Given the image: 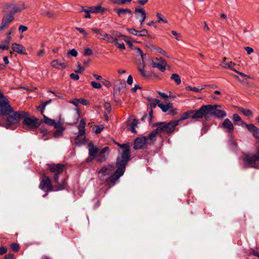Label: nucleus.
<instances>
[{
    "label": "nucleus",
    "mask_w": 259,
    "mask_h": 259,
    "mask_svg": "<svg viewBox=\"0 0 259 259\" xmlns=\"http://www.w3.org/2000/svg\"><path fill=\"white\" fill-rule=\"evenodd\" d=\"M118 146L121 149L117 158V169L115 170V167L112 165H107L100 169L98 174L100 181L109 188L115 185L118 182L119 178L123 175L131 157V151L127 144H118Z\"/></svg>",
    "instance_id": "nucleus-1"
},
{
    "label": "nucleus",
    "mask_w": 259,
    "mask_h": 259,
    "mask_svg": "<svg viewBox=\"0 0 259 259\" xmlns=\"http://www.w3.org/2000/svg\"><path fill=\"white\" fill-rule=\"evenodd\" d=\"M0 114L5 120V125L7 128H13L16 126L20 119L23 118V124L30 130L37 128L40 124L39 120L34 116L30 117L27 112L14 111L9 104L8 99L0 93Z\"/></svg>",
    "instance_id": "nucleus-2"
},
{
    "label": "nucleus",
    "mask_w": 259,
    "mask_h": 259,
    "mask_svg": "<svg viewBox=\"0 0 259 259\" xmlns=\"http://www.w3.org/2000/svg\"><path fill=\"white\" fill-rule=\"evenodd\" d=\"M48 168L51 172L54 173L53 182L56 184L54 187L56 188V190H62L65 188L66 181L65 178H62L60 183L59 181V176L62 173L65 169V166L63 164H48Z\"/></svg>",
    "instance_id": "nucleus-3"
},
{
    "label": "nucleus",
    "mask_w": 259,
    "mask_h": 259,
    "mask_svg": "<svg viewBox=\"0 0 259 259\" xmlns=\"http://www.w3.org/2000/svg\"><path fill=\"white\" fill-rule=\"evenodd\" d=\"M202 118L209 119L213 115L218 118H223L227 116L226 113L221 109V106L219 105H206L201 107Z\"/></svg>",
    "instance_id": "nucleus-4"
},
{
    "label": "nucleus",
    "mask_w": 259,
    "mask_h": 259,
    "mask_svg": "<svg viewBox=\"0 0 259 259\" xmlns=\"http://www.w3.org/2000/svg\"><path fill=\"white\" fill-rule=\"evenodd\" d=\"M86 121L84 118L80 120L79 124L77 127L78 130V135L75 138L74 143L75 145L80 146L84 145L86 143V138L85 137Z\"/></svg>",
    "instance_id": "nucleus-5"
},
{
    "label": "nucleus",
    "mask_w": 259,
    "mask_h": 259,
    "mask_svg": "<svg viewBox=\"0 0 259 259\" xmlns=\"http://www.w3.org/2000/svg\"><path fill=\"white\" fill-rule=\"evenodd\" d=\"M4 7L6 10L10 12V14L12 15L26 9L25 4L23 2L16 3L14 2H10L6 3Z\"/></svg>",
    "instance_id": "nucleus-6"
},
{
    "label": "nucleus",
    "mask_w": 259,
    "mask_h": 259,
    "mask_svg": "<svg viewBox=\"0 0 259 259\" xmlns=\"http://www.w3.org/2000/svg\"><path fill=\"white\" fill-rule=\"evenodd\" d=\"M111 32L112 34H115L114 40L113 43L116 46L117 48L121 50H124L125 49V46L123 42H119L120 38H124V41L129 45H131V42L128 40L130 37L123 35L119 32L115 31H111Z\"/></svg>",
    "instance_id": "nucleus-7"
},
{
    "label": "nucleus",
    "mask_w": 259,
    "mask_h": 259,
    "mask_svg": "<svg viewBox=\"0 0 259 259\" xmlns=\"http://www.w3.org/2000/svg\"><path fill=\"white\" fill-rule=\"evenodd\" d=\"M201 108H200L199 110H191L184 112L181 116L180 118L178 120H179V122L181 121L186 120L188 118H191L192 119H198L202 118V114L201 112Z\"/></svg>",
    "instance_id": "nucleus-8"
},
{
    "label": "nucleus",
    "mask_w": 259,
    "mask_h": 259,
    "mask_svg": "<svg viewBox=\"0 0 259 259\" xmlns=\"http://www.w3.org/2000/svg\"><path fill=\"white\" fill-rule=\"evenodd\" d=\"M244 163L247 167L256 168L259 166V158L255 154H249L244 157Z\"/></svg>",
    "instance_id": "nucleus-9"
},
{
    "label": "nucleus",
    "mask_w": 259,
    "mask_h": 259,
    "mask_svg": "<svg viewBox=\"0 0 259 259\" xmlns=\"http://www.w3.org/2000/svg\"><path fill=\"white\" fill-rule=\"evenodd\" d=\"M14 16L12 14H5L1 20L0 25V33L3 32L5 29L7 28L10 24L14 21Z\"/></svg>",
    "instance_id": "nucleus-10"
},
{
    "label": "nucleus",
    "mask_w": 259,
    "mask_h": 259,
    "mask_svg": "<svg viewBox=\"0 0 259 259\" xmlns=\"http://www.w3.org/2000/svg\"><path fill=\"white\" fill-rule=\"evenodd\" d=\"M39 187L42 190L46 192L52 191L54 190L56 191V188L54 187L55 190L53 189L51 180L46 175H44L42 176Z\"/></svg>",
    "instance_id": "nucleus-11"
},
{
    "label": "nucleus",
    "mask_w": 259,
    "mask_h": 259,
    "mask_svg": "<svg viewBox=\"0 0 259 259\" xmlns=\"http://www.w3.org/2000/svg\"><path fill=\"white\" fill-rule=\"evenodd\" d=\"M155 61L152 62L151 66L153 68H157L161 72H164L166 69L167 63L162 57L156 58Z\"/></svg>",
    "instance_id": "nucleus-12"
},
{
    "label": "nucleus",
    "mask_w": 259,
    "mask_h": 259,
    "mask_svg": "<svg viewBox=\"0 0 259 259\" xmlns=\"http://www.w3.org/2000/svg\"><path fill=\"white\" fill-rule=\"evenodd\" d=\"M109 153V149L108 147H105L100 151H99L96 156V159L97 161L103 162L107 160Z\"/></svg>",
    "instance_id": "nucleus-13"
},
{
    "label": "nucleus",
    "mask_w": 259,
    "mask_h": 259,
    "mask_svg": "<svg viewBox=\"0 0 259 259\" xmlns=\"http://www.w3.org/2000/svg\"><path fill=\"white\" fill-rule=\"evenodd\" d=\"M179 124V120H171L168 122H163L165 133L169 134L172 133L176 127Z\"/></svg>",
    "instance_id": "nucleus-14"
},
{
    "label": "nucleus",
    "mask_w": 259,
    "mask_h": 259,
    "mask_svg": "<svg viewBox=\"0 0 259 259\" xmlns=\"http://www.w3.org/2000/svg\"><path fill=\"white\" fill-rule=\"evenodd\" d=\"M221 127L225 130V131L229 134L232 133L234 131V126L232 121L228 118L224 119Z\"/></svg>",
    "instance_id": "nucleus-15"
},
{
    "label": "nucleus",
    "mask_w": 259,
    "mask_h": 259,
    "mask_svg": "<svg viewBox=\"0 0 259 259\" xmlns=\"http://www.w3.org/2000/svg\"><path fill=\"white\" fill-rule=\"evenodd\" d=\"M50 64L52 67L58 70H63L68 67L67 63L64 60L62 61H59L58 59L54 60L51 62Z\"/></svg>",
    "instance_id": "nucleus-16"
},
{
    "label": "nucleus",
    "mask_w": 259,
    "mask_h": 259,
    "mask_svg": "<svg viewBox=\"0 0 259 259\" xmlns=\"http://www.w3.org/2000/svg\"><path fill=\"white\" fill-rule=\"evenodd\" d=\"M148 144V138L146 137L137 138L135 142L134 147L135 149H142Z\"/></svg>",
    "instance_id": "nucleus-17"
},
{
    "label": "nucleus",
    "mask_w": 259,
    "mask_h": 259,
    "mask_svg": "<svg viewBox=\"0 0 259 259\" xmlns=\"http://www.w3.org/2000/svg\"><path fill=\"white\" fill-rule=\"evenodd\" d=\"M88 147L89 156L96 158L99 152V148L94 145L92 142H90L88 143Z\"/></svg>",
    "instance_id": "nucleus-18"
},
{
    "label": "nucleus",
    "mask_w": 259,
    "mask_h": 259,
    "mask_svg": "<svg viewBox=\"0 0 259 259\" xmlns=\"http://www.w3.org/2000/svg\"><path fill=\"white\" fill-rule=\"evenodd\" d=\"M12 49L13 51L19 54H26L25 48L22 45L17 43H13L12 45Z\"/></svg>",
    "instance_id": "nucleus-19"
},
{
    "label": "nucleus",
    "mask_w": 259,
    "mask_h": 259,
    "mask_svg": "<svg viewBox=\"0 0 259 259\" xmlns=\"http://www.w3.org/2000/svg\"><path fill=\"white\" fill-rule=\"evenodd\" d=\"M226 57L223 58V61L221 64V66L225 69H229L234 72H237V70L234 68L236 66V64L232 61L226 62Z\"/></svg>",
    "instance_id": "nucleus-20"
},
{
    "label": "nucleus",
    "mask_w": 259,
    "mask_h": 259,
    "mask_svg": "<svg viewBox=\"0 0 259 259\" xmlns=\"http://www.w3.org/2000/svg\"><path fill=\"white\" fill-rule=\"evenodd\" d=\"M245 126L248 131L252 133L254 138L259 139V128L258 127L253 124H245Z\"/></svg>",
    "instance_id": "nucleus-21"
},
{
    "label": "nucleus",
    "mask_w": 259,
    "mask_h": 259,
    "mask_svg": "<svg viewBox=\"0 0 259 259\" xmlns=\"http://www.w3.org/2000/svg\"><path fill=\"white\" fill-rule=\"evenodd\" d=\"M69 103L73 104L76 107V117H75L74 120L71 122V124H73L76 123L79 120V118H80V111L78 108L79 100V99H74L73 100L69 101Z\"/></svg>",
    "instance_id": "nucleus-22"
},
{
    "label": "nucleus",
    "mask_w": 259,
    "mask_h": 259,
    "mask_svg": "<svg viewBox=\"0 0 259 259\" xmlns=\"http://www.w3.org/2000/svg\"><path fill=\"white\" fill-rule=\"evenodd\" d=\"M237 74H239L240 76L243 77L244 78L241 79L239 78V77L235 74H231L233 77H234L236 79H237L241 83L245 84L247 83V81L246 80V78H252L250 76L247 75L242 72H239L237 70V72H235Z\"/></svg>",
    "instance_id": "nucleus-23"
},
{
    "label": "nucleus",
    "mask_w": 259,
    "mask_h": 259,
    "mask_svg": "<svg viewBox=\"0 0 259 259\" xmlns=\"http://www.w3.org/2000/svg\"><path fill=\"white\" fill-rule=\"evenodd\" d=\"M16 30V27L13 26L10 28L5 33V35L6 36V38L5 39L6 41H8L10 43L11 40L12 39V37L14 34V33Z\"/></svg>",
    "instance_id": "nucleus-24"
},
{
    "label": "nucleus",
    "mask_w": 259,
    "mask_h": 259,
    "mask_svg": "<svg viewBox=\"0 0 259 259\" xmlns=\"http://www.w3.org/2000/svg\"><path fill=\"white\" fill-rule=\"evenodd\" d=\"M154 126L156 127L155 130L158 134L165 133V129L163 122H156L154 124Z\"/></svg>",
    "instance_id": "nucleus-25"
},
{
    "label": "nucleus",
    "mask_w": 259,
    "mask_h": 259,
    "mask_svg": "<svg viewBox=\"0 0 259 259\" xmlns=\"http://www.w3.org/2000/svg\"><path fill=\"white\" fill-rule=\"evenodd\" d=\"M135 13L136 15V18L137 19L144 18V16L146 18V12L143 8H136Z\"/></svg>",
    "instance_id": "nucleus-26"
},
{
    "label": "nucleus",
    "mask_w": 259,
    "mask_h": 259,
    "mask_svg": "<svg viewBox=\"0 0 259 259\" xmlns=\"http://www.w3.org/2000/svg\"><path fill=\"white\" fill-rule=\"evenodd\" d=\"M103 37H100V39L105 40L108 43H113L114 40V37L106 32L103 34Z\"/></svg>",
    "instance_id": "nucleus-27"
},
{
    "label": "nucleus",
    "mask_w": 259,
    "mask_h": 259,
    "mask_svg": "<svg viewBox=\"0 0 259 259\" xmlns=\"http://www.w3.org/2000/svg\"><path fill=\"white\" fill-rule=\"evenodd\" d=\"M89 11L92 13H103L104 11V9L102 8L100 5L95 7H89Z\"/></svg>",
    "instance_id": "nucleus-28"
},
{
    "label": "nucleus",
    "mask_w": 259,
    "mask_h": 259,
    "mask_svg": "<svg viewBox=\"0 0 259 259\" xmlns=\"http://www.w3.org/2000/svg\"><path fill=\"white\" fill-rule=\"evenodd\" d=\"M158 106L163 112H166L171 108V103L169 102L167 104L160 103L158 104Z\"/></svg>",
    "instance_id": "nucleus-29"
},
{
    "label": "nucleus",
    "mask_w": 259,
    "mask_h": 259,
    "mask_svg": "<svg viewBox=\"0 0 259 259\" xmlns=\"http://www.w3.org/2000/svg\"><path fill=\"white\" fill-rule=\"evenodd\" d=\"M158 134L156 130L152 132L148 137H146L148 138V143L149 144L153 143L156 140V137Z\"/></svg>",
    "instance_id": "nucleus-30"
},
{
    "label": "nucleus",
    "mask_w": 259,
    "mask_h": 259,
    "mask_svg": "<svg viewBox=\"0 0 259 259\" xmlns=\"http://www.w3.org/2000/svg\"><path fill=\"white\" fill-rule=\"evenodd\" d=\"M116 12L119 16H121L122 14H132L133 13L132 11L129 9L119 8L117 9Z\"/></svg>",
    "instance_id": "nucleus-31"
},
{
    "label": "nucleus",
    "mask_w": 259,
    "mask_h": 259,
    "mask_svg": "<svg viewBox=\"0 0 259 259\" xmlns=\"http://www.w3.org/2000/svg\"><path fill=\"white\" fill-rule=\"evenodd\" d=\"M10 44L6 40H3L0 43V51L3 52L5 50H8L9 48Z\"/></svg>",
    "instance_id": "nucleus-32"
},
{
    "label": "nucleus",
    "mask_w": 259,
    "mask_h": 259,
    "mask_svg": "<svg viewBox=\"0 0 259 259\" xmlns=\"http://www.w3.org/2000/svg\"><path fill=\"white\" fill-rule=\"evenodd\" d=\"M232 119L233 121L235 122H240V124L239 125H245L246 124L241 118V117L237 114H234L232 116Z\"/></svg>",
    "instance_id": "nucleus-33"
},
{
    "label": "nucleus",
    "mask_w": 259,
    "mask_h": 259,
    "mask_svg": "<svg viewBox=\"0 0 259 259\" xmlns=\"http://www.w3.org/2000/svg\"><path fill=\"white\" fill-rule=\"evenodd\" d=\"M239 110L240 112H241L244 115L248 116V117H251L252 116V111L248 109H244L242 108H241L239 109Z\"/></svg>",
    "instance_id": "nucleus-34"
},
{
    "label": "nucleus",
    "mask_w": 259,
    "mask_h": 259,
    "mask_svg": "<svg viewBox=\"0 0 259 259\" xmlns=\"http://www.w3.org/2000/svg\"><path fill=\"white\" fill-rule=\"evenodd\" d=\"M156 17L158 19V22L160 23L161 22L164 23H167V20L166 18L164 17V16L160 13H157L156 14Z\"/></svg>",
    "instance_id": "nucleus-35"
},
{
    "label": "nucleus",
    "mask_w": 259,
    "mask_h": 259,
    "mask_svg": "<svg viewBox=\"0 0 259 259\" xmlns=\"http://www.w3.org/2000/svg\"><path fill=\"white\" fill-rule=\"evenodd\" d=\"M91 30L96 34L99 35V38L100 39V37H103V34L105 32H104L101 29L97 28L96 27H93L91 28Z\"/></svg>",
    "instance_id": "nucleus-36"
},
{
    "label": "nucleus",
    "mask_w": 259,
    "mask_h": 259,
    "mask_svg": "<svg viewBox=\"0 0 259 259\" xmlns=\"http://www.w3.org/2000/svg\"><path fill=\"white\" fill-rule=\"evenodd\" d=\"M170 78L172 80H174L177 84H180L181 83L180 77L178 74H172Z\"/></svg>",
    "instance_id": "nucleus-37"
},
{
    "label": "nucleus",
    "mask_w": 259,
    "mask_h": 259,
    "mask_svg": "<svg viewBox=\"0 0 259 259\" xmlns=\"http://www.w3.org/2000/svg\"><path fill=\"white\" fill-rule=\"evenodd\" d=\"M44 116V122L50 125L53 126V124L55 123V121L54 120H53L51 118H48L45 115H43Z\"/></svg>",
    "instance_id": "nucleus-38"
},
{
    "label": "nucleus",
    "mask_w": 259,
    "mask_h": 259,
    "mask_svg": "<svg viewBox=\"0 0 259 259\" xmlns=\"http://www.w3.org/2000/svg\"><path fill=\"white\" fill-rule=\"evenodd\" d=\"M158 104H160L159 100L157 99L151 100V102L149 103V105L151 109L155 108Z\"/></svg>",
    "instance_id": "nucleus-39"
},
{
    "label": "nucleus",
    "mask_w": 259,
    "mask_h": 259,
    "mask_svg": "<svg viewBox=\"0 0 259 259\" xmlns=\"http://www.w3.org/2000/svg\"><path fill=\"white\" fill-rule=\"evenodd\" d=\"M62 123H63L62 121L59 120L58 122H55V123L53 124V126H54L56 130H59L62 129V131H64L65 128L62 125Z\"/></svg>",
    "instance_id": "nucleus-40"
},
{
    "label": "nucleus",
    "mask_w": 259,
    "mask_h": 259,
    "mask_svg": "<svg viewBox=\"0 0 259 259\" xmlns=\"http://www.w3.org/2000/svg\"><path fill=\"white\" fill-rule=\"evenodd\" d=\"M80 12H84L85 13V15L84 16V17L85 18H91V12L89 11V8L88 9H83V8H81Z\"/></svg>",
    "instance_id": "nucleus-41"
},
{
    "label": "nucleus",
    "mask_w": 259,
    "mask_h": 259,
    "mask_svg": "<svg viewBox=\"0 0 259 259\" xmlns=\"http://www.w3.org/2000/svg\"><path fill=\"white\" fill-rule=\"evenodd\" d=\"M104 128L103 125H96L95 126V133L96 134H99L103 131Z\"/></svg>",
    "instance_id": "nucleus-42"
},
{
    "label": "nucleus",
    "mask_w": 259,
    "mask_h": 259,
    "mask_svg": "<svg viewBox=\"0 0 259 259\" xmlns=\"http://www.w3.org/2000/svg\"><path fill=\"white\" fill-rule=\"evenodd\" d=\"M78 53L75 49H72L69 51L67 53V56H71L73 57H76L77 56Z\"/></svg>",
    "instance_id": "nucleus-43"
},
{
    "label": "nucleus",
    "mask_w": 259,
    "mask_h": 259,
    "mask_svg": "<svg viewBox=\"0 0 259 259\" xmlns=\"http://www.w3.org/2000/svg\"><path fill=\"white\" fill-rule=\"evenodd\" d=\"M91 84L93 88L95 89H101L102 87V85L100 83L97 82L96 81H93L91 82Z\"/></svg>",
    "instance_id": "nucleus-44"
},
{
    "label": "nucleus",
    "mask_w": 259,
    "mask_h": 259,
    "mask_svg": "<svg viewBox=\"0 0 259 259\" xmlns=\"http://www.w3.org/2000/svg\"><path fill=\"white\" fill-rule=\"evenodd\" d=\"M148 36V31L146 29H142L141 31H139V36Z\"/></svg>",
    "instance_id": "nucleus-45"
},
{
    "label": "nucleus",
    "mask_w": 259,
    "mask_h": 259,
    "mask_svg": "<svg viewBox=\"0 0 259 259\" xmlns=\"http://www.w3.org/2000/svg\"><path fill=\"white\" fill-rule=\"evenodd\" d=\"M155 50L156 52L162 54L163 55H164L167 57H169V56L167 55V53L164 50L162 49L161 48H155Z\"/></svg>",
    "instance_id": "nucleus-46"
},
{
    "label": "nucleus",
    "mask_w": 259,
    "mask_h": 259,
    "mask_svg": "<svg viewBox=\"0 0 259 259\" xmlns=\"http://www.w3.org/2000/svg\"><path fill=\"white\" fill-rule=\"evenodd\" d=\"M126 30L129 33L133 34L136 36H139V31H137L135 28H127Z\"/></svg>",
    "instance_id": "nucleus-47"
},
{
    "label": "nucleus",
    "mask_w": 259,
    "mask_h": 259,
    "mask_svg": "<svg viewBox=\"0 0 259 259\" xmlns=\"http://www.w3.org/2000/svg\"><path fill=\"white\" fill-rule=\"evenodd\" d=\"M28 27L26 26L20 25L18 27V31L20 33H22L24 32L27 31Z\"/></svg>",
    "instance_id": "nucleus-48"
},
{
    "label": "nucleus",
    "mask_w": 259,
    "mask_h": 259,
    "mask_svg": "<svg viewBox=\"0 0 259 259\" xmlns=\"http://www.w3.org/2000/svg\"><path fill=\"white\" fill-rule=\"evenodd\" d=\"M64 131H62V129L60 130H57L54 133V136L55 137L57 138L59 136H61L62 135V132Z\"/></svg>",
    "instance_id": "nucleus-49"
},
{
    "label": "nucleus",
    "mask_w": 259,
    "mask_h": 259,
    "mask_svg": "<svg viewBox=\"0 0 259 259\" xmlns=\"http://www.w3.org/2000/svg\"><path fill=\"white\" fill-rule=\"evenodd\" d=\"M11 249L13 251H17L19 249V246L17 243H13L11 245Z\"/></svg>",
    "instance_id": "nucleus-50"
},
{
    "label": "nucleus",
    "mask_w": 259,
    "mask_h": 259,
    "mask_svg": "<svg viewBox=\"0 0 259 259\" xmlns=\"http://www.w3.org/2000/svg\"><path fill=\"white\" fill-rule=\"evenodd\" d=\"M76 29L81 33H82L84 36H87L89 33L87 32L85 30L80 27H76Z\"/></svg>",
    "instance_id": "nucleus-51"
},
{
    "label": "nucleus",
    "mask_w": 259,
    "mask_h": 259,
    "mask_svg": "<svg viewBox=\"0 0 259 259\" xmlns=\"http://www.w3.org/2000/svg\"><path fill=\"white\" fill-rule=\"evenodd\" d=\"M93 54L92 50L90 48H85L84 49V55L85 56H90Z\"/></svg>",
    "instance_id": "nucleus-52"
},
{
    "label": "nucleus",
    "mask_w": 259,
    "mask_h": 259,
    "mask_svg": "<svg viewBox=\"0 0 259 259\" xmlns=\"http://www.w3.org/2000/svg\"><path fill=\"white\" fill-rule=\"evenodd\" d=\"M104 108L108 113H110L111 110V107L110 103H105L104 104Z\"/></svg>",
    "instance_id": "nucleus-53"
},
{
    "label": "nucleus",
    "mask_w": 259,
    "mask_h": 259,
    "mask_svg": "<svg viewBox=\"0 0 259 259\" xmlns=\"http://www.w3.org/2000/svg\"><path fill=\"white\" fill-rule=\"evenodd\" d=\"M41 13L44 14V15H46L48 16L49 18H51L53 17V15L50 12L44 11L42 10H41Z\"/></svg>",
    "instance_id": "nucleus-54"
},
{
    "label": "nucleus",
    "mask_w": 259,
    "mask_h": 259,
    "mask_svg": "<svg viewBox=\"0 0 259 259\" xmlns=\"http://www.w3.org/2000/svg\"><path fill=\"white\" fill-rule=\"evenodd\" d=\"M171 33L176 37V39L177 40H180V38L181 37V35L180 33H178V32L174 30L171 31Z\"/></svg>",
    "instance_id": "nucleus-55"
},
{
    "label": "nucleus",
    "mask_w": 259,
    "mask_h": 259,
    "mask_svg": "<svg viewBox=\"0 0 259 259\" xmlns=\"http://www.w3.org/2000/svg\"><path fill=\"white\" fill-rule=\"evenodd\" d=\"M244 50L247 52L248 55H249L253 52V49L249 47H244Z\"/></svg>",
    "instance_id": "nucleus-56"
},
{
    "label": "nucleus",
    "mask_w": 259,
    "mask_h": 259,
    "mask_svg": "<svg viewBox=\"0 0 259 259\" xmlns=\"http://www.w3.org/2000/svg\"><path fill=\"white\" fill-rule=\"evenodd\" d=\"M70 77L74 80H78L79 78V76L78 74L75 73H71L70 75Z\"/></svg>",
    "instance_id": "nucleus-57"
},
{
    "label": "nucleus",
    "mask_w": 259,
    "mask_h": 259,
    "mask_svg": "<svg viewBox=\"0 0 259 259\" xmlns=\"http://www.w3.org/2000/svg\"><path fill=\"white\" fill-rule=\"evenodd\" d=\"M7 251V248L6 246H2L0 247V255L5 253Z\"/></svg>",
    "instance_id": "nucleus-58"
},
{
    "label": "nucleus",
    "mask_w": 259,
    "mask_h": 259,
    "mask_svg": "<svg viewBox=\"0 0 259 259\" xmlns=\"http://www.w3.org/2000/svg\"><path fill=\"white\" fill-rule=\"evenodd\" d=\"M136 50L137 53L140 55L142 60H144V58H143L144 54L143 53L142 50L138 48H136Z\"/></svg>",
    "instance_id": "nucleus-59"
},
{
    "label": "nucleus",
    "mask_w": 259,
    "mask_h": 259,
    "mask_svg": "<svg viewBox=\"0 0 259 259\" xmlns=\"http://www.w3.org/2000/svg\"><path fill=\"white\" fill-rule=\"evenodd\" d=\"M169 110L170 111V113L172 115H176L178 114L177 109L176 108H174L172 105L171 108L170 109H169Z\"/></svg>",
    "instance_id": "nucleus-60"
},
{
    "label": "nucleus",
    "mask_w": 259,
    "mask_h": 259,
    "mask_svg": "<svg viewBox=\"0 0 259 259\" xmlns=\"http://www.w3.org/2000/svg\"><path fill=\"white\" fill-rule=\"evenodd\" d=\"M79 103L82 104L84 105H87L88 104V101L84 99L81 98L79 99Z\"/></svg>",
    "instance_id": "nucleus-61"
},
{
    "label": "nucleus",
    "mask_w": 259,
    "mask_h": 259,
    "mask_svg": "<svg viewBox=\"0 0 259 259\" xmlns=\"http://www.w3.org/2000/svg\"><path fill=\"white\" fill-rule=\"evenodd\" d=\"M139 71H140V72L141 73V75L143 76H146V73H145L144 67L139 68Z\"/></svg>",
    "instance_id": "nucleus-62"
},
{
    "label": "nucleus",
    "mask_w": 259,
    "mask_h": 259,
    "mask_svg": "<svg viewBox=\"0 0 259 259\" xmlns=\"http://www.w3.org/2000/svg\"><path fill=\"white\" fill-rule=\"evenodd\" d=\"M133 79L132 75H129L127 77V84L131 85L133 83Z\"/></svg>",
    "instance_id": "nucleus-63"
},
{
    "label": "nucleus",
    "mask_w": 259,
    "mask_h": 259,
    "mask_svg": "<svg viewBox=\"0 0 259 259\" xmlns=\"http://www.w3.org/2000/svg\"><path fill=\"white\" fill-rule=\"evenodd\" d=\"M103 83L104 85L107 87H110L111 85L110 81L106 79L104 80L103 81Z\"/></svg>",
    "instance_id": "nucleus-64"
}]
</instances>
